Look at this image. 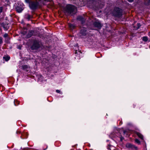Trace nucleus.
I'll return each instance as SVG.
<instances>
[{
	"instance_id": "f257e3e1",
	"label": "nucleus",
	"mask_w": 150,
	"mask_h": 150,
	"mask_svg": "<svg viewBox=\"0 0 150 150\" xmlns=\"http://www.w3.org/2000/svg\"><path fill=\"white\" fill-rule=\"evenodd\" d=\"M59 5L61 8H63V9H76L75 6L71 4H59Z\"/></svg>"
},
{
	"instance_id": "f03ea898",
	"label": "nucleus",
	"mask_w": 150,
	"mask_h": 150,
	"mask_svg": "<svg viewBox=\"0 0 150 150\" xmlns=\"http://www.w3.org/2000/svg\"><path fill=\"white\" fill-rule=\"evenodd\" d=\"M39 3H42V4L45 5H48L47 6L49 7L50 6H53L54 4V2L52 0H40Z\"/></svg>"
},
{
	"instance_id": "7ed1b4c3",
	"label": "nucleus",
	"mask_w": 150,
	"mask_h": 150,
	"mask_svg": "<svg viewBox=\"0 0 150 150\" xmlns=\"http://www.w3.org/2000/svg\"><path fill=\"white\" fill-rule=\"evenodd\" d=\"M29 5L30 8L31 9L37 8L40 6V5H39L38 3L37 2H34L31 1L29 2Z\"/></svg>"
},
{
	"instance_id": "20e7f679",
	"label": "nucleus",
	"mask_w": 150,
	"mask_h": 150,
	"mask_svg": "<svg viewBox=\"0 0 150 150\" xmlns=\"http://www.w3.org/2000/svg\"><path fill=\"white\" fill-rule=\"evenodd\" d=\"M40 44V42L38 40H35L34 42V43L32 46V48L33 49H37L38 48Z\"/></svg>"
},
{
	"instance_id": "39448f33",
	"label": "nucleus",
	"mask_w": 150,
	"mask_h": 150,
	"mask_svg": "<svg viewBox=\"0 0 150 150\" xmlns=\"http://www.w3.org/2000/svg\"><path fill=\"white\" fill-rule=\"evenodd\" d=\"M75 10V13H76V10H63L64 12L67 15H72L74 11Z\"/></svg>"
},
{
	"instance_id": "423d86ee",
	"label": "nucleus",
	"mask_w": 150,
	"mask_h": 150,
	"mask_svg": "<svg viewBox=\"0 0 150 150\" xmlns=\"http://www.w3.org/2000/svg\"><path fill=\"white\" fill-rule=\"evenodd\" d=\"M80 33L82 35H86L87 33L86 29L84 28H82L81 30Z\"/></svg>"
},
{
	"instance_id": "0eeeda50",
	"label": "nucleus",
	"mask_w": 150,
	"mask_h": 150,
	"mask_svg": "<svg viewBox=\"0 0 150 150\" xmlns=\"http://www.w3.org/2000/svg\"><path fill=\"white\" fill-rule=\"evenodd\" d=\"M77 19L81 21L83 23L84 21V19L83 17L81 16H78L77 18Z\"/></svg>"
},
{
	"instance_id": "6e6552de",
	"label": "nucleus",
	"mask_w": 150,
	"mask_h": 150,
	"mask_svg": "<svg viewBox=\"0 0 150 150\" xmlns=\"http://www.w3.org/2000/svg\"><path fill=\"white\" fill-rule=\"evenodd\" d=\"M94 25L95 27L98 28H100L101 27V25L100 23L98 22H95L94 23Z\"/></svg>"
},
{
	"instance_id": "1a4fd4ad",
	"label": "nucleus",
	"mask_w": 150,
	"mask_h": 150,
	"mask_svg": "<svg viewBox=\"0 0 150 150\" xmlns=\"http://www.w3.org/2000/svg\"><path fill=\"white\" fill-rule=\"evenodd\" d=\"M34 33L33 31L32 30H30L29 31L28 33V34L27 36L28 38L30 37H31Z\"/></svg>"
},
{
	"instance_id": "9d476101",
	"label": "nucleus",
	"mask_w": 150,
	"mask_h": 150,
	"mask_svg": "<svg viewBox=\"0 0 150 150\" xmlns=\"http://www.w3.org/2000/svg\"><path fill=\"white\" fill-rule=\"evenodd\" d=\"M69 26L71 30H73L75 28V26L73 24L69 23Z\"/></svg>"
},
{
	"instance_id": "9b49d317",
	"label": "nucleus",
	"mask_w": 150,
	"mask_h": 150,
	"mask_svg": "<svg viewBox=\"0 0 150 150\" xmlns=\"http://www.w3.org/2000/svg\"><path fill=\"white\" fill-rule=\"evenodd\" d=\"M137 135L139 137L140 139H143V136L140 133L137 132Z\"/></svg>"
},
{
	"instance_id": "f8f14e48",
	"label": "nucleus",
	"mask_w": 150,
	"mask_h": 150,
	"mask_svg": "<svg viewBox=\"0 0 150 150\" xmlns=\"http://www.w3.org/2000/svg\"><path fill=\"white\" fill-rule=\"evenodd\" d=\"M126 146L127 147H129V148L134 147L135 149L137 148V147H135L134 146L132 145L131 144H127V145H126Z\"/></svg>"
},
{
	"instance_id": "ddd939ff",
	"label": "nucleus",
	"mask_w": 150,
	"mask_h": 150,
	"mask_svg": "<svg viewBox=\"0 0 150 150\" xmlns=\"http://www.w3.org/2000/svg\"><path fill=\"white\" fill-rule=\"evenodd\" d=\"M3 58L6 61H7L9 60L10 59V57L7 56L4 57Z\"/></svg>"
},
{
	"instance_id": "4468645a",
	"label": "nucleus",
	"mask_w": 150,
	"mask_h": 150,
	"mask_svg": "<svg viewBox=\"0 0 150 150\" xmlns=\"http://www.w3.org/2000/svg\"><path fill=\"white\" fill-rule=\"evenodd\" d=\"M25 17L27 19L29 20V19L31 18V16H30L29 14H27L25 15Z\"/></svg>"
},
{
	"instance_id": "2eb2a0df",
	"label": "nucleus",
	"mask_w": 150,
	"mask_h": 150,
	"mask_svg": "<svg viewBox=\"0 0 150 150\" xmlns=\"http://www.w3.org/2000/svg\"><path fill=\"white\" fill-rule=\"evenodd\" d=\"M148 38L147 37H143L142 40L145 42L147 41L148 40Z\"/></svg>"
},
{
	"instance_id": "dca6fc26",
	"label": "nucleus",
	"mask_w": 150,
	"mask_h": 150,
	"mask_svg": "<svg viewBox=\"0 0 150 150\" xmlns=\"http://www.w3.org/2000/svg\"><path fill=\"white\" fill-rule=\"evenodd\" d=\"M135 142L136 143L138 144H140V141L138 139H136L135 140Z\"/></svg>"
},
{
	"instance_id": "f3484780",
	"label": "nucleus",
	"mask_w": 150,
	"mask_h": 150,
	"mask_svg": "<svg viewBox=\"0 0 150 150\" xmlns=\"http://www.w3.org/2000/svg\"><path fill=\"white\" fill-rule=\"evenodd\" d=\"M8 36V35L7 33L3 35L4 37L5 38L7 37Z\"/></svg>"
},
{
	"instance_id": "a211bd4d",
	"label": "nucleus",
	"mask_w": 150,
	"mask_h": 150,
	"mask_svg": "<svg viewBox=\"0 0 150 150\" xmlns=\"http://www.w3.org/2000/svg\"><path fill=\"white\" fill-rule=\"evenodd\" d=\"M23 10H16L17 12L18 13H21L22 12Z\"/></svg>"
},
{
	"instance_id": "6ab92c4d",
	"label": "nucleus",
	"mask_w": 150,
	"mask_h": 150,
	"mask_svg": "<svg viewBox=\"0 0 150 150\" xmlns=\"http://www.w3.org/2000/svg\"><path fill=\"white\" fill-rule=\"evenodd\" d=\"M2 43V38L0 37V44H1Z\"/></svg>"
},
{
	"instance_id": "aec40b11",
	"label": "nucleus",
	"mask_w": 150,
	"mask_h": 150,
	"mask_svg": "<svg viewBox=\"0 0 150 150\" xmlns=\"http://www.w3.org/2000/svg\"><path fill=\"white\" fill-rule=\"evenodd\" d=\"M27 67V66L26 65H25L23 66V68L24 69Z\"/></svg>"
},
{
	"instance_id": "412c9836",
	"label": "nucleus",
	"mask_w": 150,
	"mask_h": 150,
	"mask_svg": "<svg viewBox=\"0 0 150 150\" xmlns=\"http://www.w3.org/2000/svg\"><path fill=\"white\" fill-rule=\"evenodd\" d=\"M22 8V7H18V8L16 9H23V8Z\"/></svg>"
},
{
	"instance_id": "4be33fe9",
	"label": "nucleus",
	"mask_w": 150,
	"mask_h": 150,
	"mask_svg": "<svg viewBox=\"0 0 150 150\" xmlns=\"http://www.w3.org/2000/svg\"><path fill=\"white\" fill-rule=\"evenodd\" d=\"M56 92L57 93H60V90H56Z\"/></svg>"
},
{
	"instance_id": "5701e85b",
	"label": "nucleus",
	"mask_w": 150,
	"mask_h": 150,
	"mask_svg": "<svg viewBox=\"0 0 150 150\" xmlns=\"http://www.w3.org/2000/svg\"><path fill=\"white\" fill-rule=\"evenodd\" d=\"M129 2H132L133 1V0H127Z\"/></svg>"
},
{
	"instance_id": "b1692460",
	"label": "nucleus",
	"mask_w": 150,
	"mask_h": 150,
	"mask_svg": "<svg viewBox=\"0 0 150 150\" xmlns=\"http://www.w3.org/2000/svg\"><path fill=\"white\" fill-rule=\"evenodd\" d=\"M120 140L121 141H122L124 139L123 137H120Z\"/></svg>"
},
{
	"instance_id": "393cba45",
	"label": "nucleus",
	"mask_w": 150,
	"mask_h": 150,
	"mask_svg": "<svg viewBox=\"0 0 150 150\" xmlns=\"http://www.w3.org/2000/svg\"><path fill=\"white\" fill-rule=\"evenodd\" d=\"M137 25H138V26L139 28L140 26H141V25H140V24H139V23H138V24H137Z\"/></svg>"
},
{
	"instance_id": "a878e982",
	"label": "nucleus",
	"mask_w": 150,
	"mask_h": 150,
	"mask_svg": "<svg viewBox=\"0 0 150 150\" xmlns=\"http://www.w3.org/2000/svg\"><path fill=\"white\" fill-rule=\"evenodd\" d=\"M120 10H114L115 11L114 12H118Z\"/></svg>"
},
{
	"instance_id": "bb28decb",
	"label": "nucleus",
	"mask_w": 150,
	"mask_h": 150,
	"mask_svg": "<svg viewBox=\"0 0 150 150\" xmlns=\"http://www.w3.org/2000/svg\"><path fill=\"white\" fill-rule=\"evenodd\" d=\"M126 131L125 130L123 131V133L125 134L126 133Z\"/></svg>"
},
{
	"instance_id": "cd10ccee",
	"label": "nucleus",
	"mask_w": 150,
	"mask_h": 150,
	"mask_svg": "<svg viewBox=\"0 0 150 150\" xmlns=\"http://www.w3.org/2000/svg\"><path fill=\"white\" fill-rule=\"evenodd\" d=\"M2 10H0V12H2Z\"/></svg>"
},
{
	"instance_id": "c85d7f7f",
	"label": "nucleus",
	"mask_w": 150,
	"mask_h": 150,
	"mask_svg": "<svg viewBox=\"0 0 150 150\" xmlns=\"http://www.w3.org/2000/svg\"><path fill=\"white\" fill-rule=\"evenodd\" d=\"M149 35L150 37V33H149Z\"/></svg>"
},
{
	"instance_id": "c756f323",
	"label": "nucleus",
	"mask_w": 150,
	"mask_h": 150,
	"mask_svg": "<svg viewBox=\"0 0 150 150\" xmlns=\"http://www.w3.org/2000/svg\"><path fill=\"white\" fill-rule=\"evenodd\" d=\"M117 9V10H118V9H120L119 8H118Z\"/></svg>"
},
{
	"instance_id": "7c9ffc66",
	"label": "nucleus",
	"mask_w": 150,
	"mask_h": 150,
	"mask_svg": "<svg viewBox=\"0 0 150 150\" xmlns=\"http://www.w3.org/2000/svg\"><path fill=\"white\" fill-rule=\"evenodd\" d=\"M14 104H15V105L16 106V104H15V103H14Z\"/></svg>"
},
{
	"instance_id": "2f4dec72",
	"label": "nucleus",
	"mask_w": 150,
	"mask_h": 150,
	"mask_svg": "<svg viewBox=\"0 0 150 150\" xmlns=\"http://www.w3.org/2000/svg\"><path fill=\"white\" fill-rule=\"evenodd\" d=\"M77 53V52H76H76H75V53Z\"/></svg>"
}]
</instances>
